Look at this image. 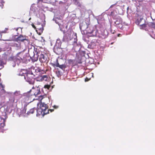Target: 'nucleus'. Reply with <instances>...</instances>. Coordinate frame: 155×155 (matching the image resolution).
<instances>
[{"mask_svg":"<svg viewBox=\"0 0 155 155\" xmlns=\"http://www.w3.org/2000/svg\"><path fill=\"white\" fill-rule=\"evenodd\" d=\"M77 36L76 33H73L72 35L71 36V34L68 33L65 34L62 39L63 42H68L71 41L73 43L74 45L76 44L77 46L75 47V51L76 52H80V50L81 48L80 45H78L77 44Z\"/></svg>","mask_w":155,"mask_h":155,"instance_id":"f257e3e1","label":"nucleus"},{"mask_svg":"<svg viewBox=\"0 0 155 155\" xmlns=\"http://www.w3.org/2000/svg\"><path fill=\"white\" fill-rule=\"evenodd\" d=\"M30 12L34 13L38 18L43 19L44 14L39 11V8L37 5H32L30 8Z\"/></svg>","mask_w":155,"mask_h":155,"instance_id":"f03ea898","label":"nucleus"},{"mask_svg":"<svg viewBox=\"0 0 155 155\" xmlns=\"http://www.w3.org/2000/svg\"><path fill=\"white\" fill-rule=\"evenodd\" d=\"M97 30V36H95L102 38H105L107 37L108 33L107 30L102 28H98Z\"/></svg>","mask_w":155,"mask_h":155,"instance_id":"7ed1b4c3","label":"nucleus"},{"mask_svg":"<svg viewBox=\"0 0 155 155\" xmlns=\"http://www.w3.org/2000/svg\"><path fill=\"white\" fill-rule=\"evenodd\" d=\"M97 29H96L95 27L94 28L89 24L85 31V34H91L92 35H91V36H97Z\"/></svg>","mask_w":155,"mask_h":155,"instance_id":"20e7f679","label":"nucleus"},{"mask_svg":"<svg viewBox=\"0 0 155 155\" xmlns=\"http://www.w3.org/2000/svg\"><path fill=\"white\" fill-rule=\"evenodd\" d=\"M136 24L137 25L140 26V28L142 29L146 27V25L145 24V20L143 19L142 16H138L136 19Z\"/></svg>","mask_w":155,"mask_h":155,"instance_id":"39448f33","label":"nucleus"},{"mask_svg":"<svg viewBox=\"0 0 155 155\" xmlns=\"http://www.w3.org/2000/svg\"><path fill=\"white\" fill-rule=\"evenodd\" d=\"M89 24V21H85L80 24V28L83 35H85V31Z\"/></svg>","mask_w":155,"mask_h":155,"instance_id":"423d86ee","label":"nucleus"},{"mask_svg":"<svg viewBox=\"0 0 155 155\" xmlns=\"http://www.w3.org/2000/svg\"><path fill=\"white\" fill-rule=\"evenodd\" d=\"M51 87V86L49 85H45L44 87L43 88H41V92H43L44 94V95H41L38 96V98H36L35 99H34V100H38L39 101H41V100L44 98L45 96H46V94L48 93V91H46V89H50V88Z\"/></svg>","mask_w":155,"mask_h":155,"instance_id":"0eeeda50","label":"nucleus"},{"mask_svg":"<svg viewBox=\"0 0 155 155\" xmlns=\"http://www.w3.org/2000/svg\"><path fill=\"white\" fill-rule=\"evenodd\" d=\"M41 87V86H39L38 87L36 86L35 87H32V89L31 90L28 92H30L32 91L33 93L31 95H34L36 97L37 95H38L41 93L40 91Z\"/></svg>","mask_w":155,"mask_h":155,"instance_id":"6e6552de","label":"nucleus"},{"mask_svg":"<svg viewBox=\"0 0 155 155\" xmlns=\"http://www.w3.org/2000/svg\"><path fill=\"white\" fill-rule=\"evenodd\" d=\"M26 110V109L25 107H24L21 110L20 109L15 108L14 110H13L12 108H11L10 113L12 112L13 111L14 113L15 111H17V113L18 114L19 117H21V116H22L23 115L24 116V115L23 114L25 113Z\"/></svg>","mask_w":155,"mask_h":155,"instance_id":"1a4fd4ad","label":"nucleus"},{"mask_svg":"<svg viewBox=\"0 0 155 155\" xmlns=\"http://www.w3.org/2000/svg\"><path fill=\"white\" fill-rule=\"evenodd\" d=\"M22 51H21L18 53L16 54V58L14 59V62H15L18 66L21 63H22L23 62L22 58L21 56H19V55L22 54Z\"/></svg>","mask_w":155,"mask_h":155,"instance_id":"9d476101","label":"nucleus"},{"mask_svg":"<svg viewBox=\"0 0 155 155\" xmlns=\"http://www.w3.org/2000/svg\"><path fill=\"white\" fill-rule=\"evenodd\" d=\"M99 40L96 39H94L92 40L91 41L88 45V48L91 49H94L98 46L99 43L98 42Z\"/></svg>","mask_w":155,"mask_h":155,"instance_id":"9b49d317","label":"nucleus"},{"mask_svg":"<svg viewBox=\"0 0 155 155\" xmlns=\"http://www.w3.org/2000/svg\"><path fill=\"white\" fill-rule=\"evenodd\" d=\"M24 78L30 84H33L35 83V78L32 76H29L28 75L27 76H24Z\"/></svg>","mask_w":155,"mask_h":155,"instance_id":"f8f14e48","label":"nucleus"},{"mask_svg":"<svg viewBox=\"0 0 155 155\" xmlns=\"http://www.w3.org/2000/svg\"><path fill=\"white\" fill-rule=\"evenodd\" d=\"M33 55L32 57L30 56V58L31 59L32 61H36L38 59V57L40 56V52H38L37 51L33 52Z\"/></svg>","mask_w":155,"mask_h":155,"instance_id":"ddd939ff","label":"nucleus"},{"mask_svg":"<svg viewBox=\"0 0 155 155\" xmlns=\"http://www.w3.org/2000/svg\"><path fill=\"white\" fill-rule=\"evenodd\" d=\"M47 59V56L46 54H42L41 52L39 58V60L41 62H46Z\"/></svg>","mask_w":155,"mask_h":155,"instance_id":"4468645a","label":"nucleus"},{"mask_svg":"<svg viewBox=\"0 0 155 155\" xmlns=\"http://www.w3.org/2000/svg\"><path fill=\"white\" fill-rule=\"evenodd\" d=\"M54 51L56 54L59 55L61 53L62 49L61 47H58L57 46H55L54 48Z\"/></svg>","mask_w":155,"mask_h":155,"instance_id":"2eb2a0df","label":"nucleus"},{"mask_svg":"<svg viewBox=\"0 0 155 155\" xmlns=\"http://www.w3.org/2000/svg\"><path fill=\"white\" fill-rule=\"evenodd\" d=\"M114 25L116 26L117 25L122 23V20L121 18L120 17H117L115 19H114Z\"/></svg>","mask_w":155,"mask_h":155,"instance_id":"dca6fc26","label":"nucleus"},{"mask_svg":"<svg viewBox=\"0 0 155 155\" xmlns=\"http://www.w3.org/2000/svg\"><path fill=\"white\" fill-rule=\"evenodd\" d=\"M7 55L5 53L2 56L0 55V66H2L4 63L3 61L4 59H5L7 58Z\"/></svg>","mask_w":155,"mask_h":155,"instance_id":"f3484780","label":"nucleus"},{"mask_svg":"<svg viewBox=\"0 0 155 155\" xmlns=\"http://www.w3.org/2000/svg\"><path fill=\"white\" fill-rule=\"evenodd\" d=\"M16 39L18 41H24L25 40H27L25 36H24L22 35H20L17 37Z\"/></svg>","mask_w":155,"mask_h":155,"instance_id":"a211bd4d","label":"nucleus"},{"mask_svg":"<svg viewBox=\"0 0 155 155\" xmlns=\"http://www.w3.org/2000/svg\"><path fill=\"white\" fill-rule=\"evenodd\" d=\"M45 109H43V108H41L40 107L38 108L37 109H36V110H37V112L36 116L38 117L44 111H45Z\"/></svg>","mask_w":155,"mask_h":155,"instance_id":"6ab92c4d","label":"nucleus"},{"mask_svg":"<svg viewBox=\"0 0 155 155\" xmlns=\"http://www.w3.org/2000/svg\"><path fill=\"white\" fill-rule=\"evenodd\" d=\"M39 107L41 108H43V109H45V110L48 109V105L46 104H45L44 103L41 102L40 104Z\"/></svg>","mask_w":155,"mask_h":155,"instance_id":"aec40b11","label":"nucleus"},{"mask_svg":"<svg viewBox=\"0 0 155 155\" xmlns=\"http://www.w3.org/2000/svg\"><path fill=\"white\" fill-rule=\"evenodd\" d=\"M110 16H112L114 19L119 16L117 15V12L115 11H112L110 12Z\"/></svg>","mask_w":155,"mask_h":155,"instance_id":"412c9836","label":"nucleus"},{"mask_svg":"<svg viewBox=\"0 0 155 155\" xmlns=\"http://www.w3.org/2000/svg\"><path fill=\"white\" fill-rule=\"evenodd\" d=\"M61 42L59 38H58L56 41L55 46L58 47H61Z\"/></svg>","mask_w":155,"mask_h":155,"instance_id":"4be33fe9","label":"nucleus"},{"mask_svg":"<svg viewBox=\"0 0 155 155\" xmlns=\"http://www.w3.org/2000/svg\"><path fill=\"white\" fill-rule=\"evenodd\" d=\"M25 74H26V76H27V75H28L29 76H30L31 75H33L34 77H35V75L33 74L32 72V71H28L26 72L25 73Z\"/></svg>","mask_w":155,"mask_h":155,"instance_id":"5701e85b","label":"nucleus"},{"mask_svg":"<svg viewBox=\"0 0 155 155\" xmlns=\"http://www.w3.org/2000/svg\"><path fill=\"white\" fill-rule=\"evenodd\" d=\"M2 120V121L0 123V126L1 127H3L5 125V120L4 119H3Z\"/></svg>","mask_w":155,"mask_h":155,"instance_id":"b1692460","label":"nucleus"},{"mask_svg":"<svg viewBox=\"0 0 155 155\" xmlns=\"http://www.w3.org/2000/svg\"><path fill=\"white\" fill-rule=\"evenodd\" d=\"M83 40L85 42L87 43V44H88V42H89V38L87 37H85L83 36L82 37Z\"/></svg>","mask_w":155,"mask_h":155,"instance_id":"393cba45","label":"nucleus"},{"mask_svg":"<svg viewBox=\"0 0 155 155\" xmlns=\"http://www.w3.org/2000/svg\"><path fill=\"white\" fill-rule=\"evenodd\" d=\"M9 93L11 94H12V95H13L14 96L15 95L18 96L20 94V92L19 91H16L14 93L10 92H9Z\"/></svg>","mask_w":155,"mask_h":155,"instance_id":"a878e982","label":"nucleus"},{"mask_svg":"<svg viewBox=\"0 0 155 155\" xmlns=\"http://www.w3.org/2000/svg\"><path fill=\"white\" fill-rule=\"evenodd\" d=\"M36 110L35 108H34L32 109H31L29 111H28L27 112V114L28 115H29L30 114H33L35 110Z\"/></svg>","mask_w":155,"mask_h":155,"instance_id":"bb28decb","label":"nucleus"},{"mask_svg":"<svg viewBox=\"0 0 155 155\" xmlns=\"http://www.w3.org/2000/svg\"><path fill=\"white\" fill-rule=\"evenodd\" d=\"M44 15L43 16V19H41L40 18H39V19L40 20H38V21L37 22V24L38 25H41V26H42V23H41V22L43 21V20L44 19Z\"/></svg>","mask_w":155,"mask_h":155,"instance_id":"cd10ccee","label":"nucleus"},{"mask_svg":"<svg viewBox=\"0 0 155 155\" xmlns=\"http://www.w3.org/2000/svg\"><path fill=\"white\" fill-rule=\"evenodd\" d=\"M148 25L151 28H155V23L150 22L148 24Z\"/></svg>","mask_w":155,"mask_h":155,"instance_id":"c85d7f7f","label":"nucleus"},{"mask_svg":"<svg viewBox=\"0 0 155 155\" xmlns=\"http://www.w3.org/2000/svg\"><path fill=\"white\" fill-rule=\"evenodd\" d=\"M47 78L48 77L47 75H43L41 76V78L40 79V80L41 81H42L43 80L46 81L47 80Z\"/></svg>","mask_w":155,"mask_h":155,"instance_id":"c756f323","label":"nucleus"},{"mask_svg":"<svg viewBox=\"0 0 155 155\" xmlns=\"http://www.w3.org/2000/svg\"><path fill=\"white\" fill-rule=\"evenodd\" d=\"M53 20H54V21H55V22L56 23L58 24V25L59 26H60V25H61V24L60 23L61 22H60V21L58 20L56 18H54L53 19Z\"/></svg>","mask_w":155,"mask_h":155,"instance_id":"7c9ffc66","label":"nucleus"},{"mask_svg":"<svg viewBox=\"0 0 155 155\" xmlns=\"http://www.w3.org/2000/svg\"><path fill=\"white\" fill-rule=\"evenodd\" d=\"M14 46L17 48L16 49L17 50L21 48L20 45V44L15 43L14 44Z\"/></svg>","mask_w":155,"mask_h":155,"instance_id":"2f4dec72","label":"nucleus"},{"mask_svg":"<svg viewBox=\"0 0 155 155\" xmlns=\"http://www.w3.org/2000/svg\"><path fill=\"white\" fill-rule=\"evenodd\" d=\"M11 102H15V97L12 95V97H11L9 99Z\"/></svg>","mask_w":155,"mask_h":155,"instance_id":"473e14b6","label":"nucleus"},{"mask_svg":"<svg viewBox=\"0 0 155 155\" xmlns=\"http://www.w3.org/2000/svg\"><path fill=\"white\" fill-rule=\"evenodd\" d=\"M49 110H48L47 112H46V110H45V111H44L43 113L42 114V116L43 117L45 115L49 113Z\"/></svg>","mask_w":155,"mask_h":155,"instance_id":"72a5a7b5","label":"nucleus"},{"mask_svg":"<svg viewBox=\"0 0 155 155\" xmlns=\"http://www.w3.org/2000/svg\"><path fill=\"white\" fill-rule=\"evenodd\" d=\"M58 67L62 69H64L66 67H65V65L61 64V65H60L59 66V67Z\"/></svg>","mask_w":155,"mask_h":155,"instance_id":"f704fd0d","label":"nucleus"},{"mask_svg":"<svg viewBox=\"0 0 155 155\" xmlns=\"http://www.w3.org/2000/svg\"><path fill=\"white\" fill-rule=\"evenodd\" d=\"M116 27L117 28H120V29H122V28L123 27V25L122 24V23H121L120 24L117 25V26H116Z\"/></svg>","mask_w":155,"mask_h":155,"instance_id":"c9c22d12","label":"nucleus"},{"mask_svg":"<svg viewBox=\"0 0 155 155\" xmlns=\"http://www.w3.org/2000/svg\"><path fill=\"white\" fill-rule=\"evenodd\" d=\"M56 62L55 63V64H54V66H56V67H59L60 64H59V63H58V60L57 59L56 60Z\"/></svg>","mask_w":155,"mask_h":155,"instance_id":"e433bc0d","label":"nucleus"},{"mask_svg":"<svg viewBox=\"0 0 155 155\" xmlns=\"http://www.w3.org/2000/svg\"><path fill=\"white\" fill-rule=\"evenodd\" d=\"M74 3L75 4L77 5L78 6H81V4L78 1H77V2H75Z\"/></svg>","mask_w":155,"mask_h":155,"instance_id":"4c0bfd02","label":"nucleus"},{"mask_svg":"<svg viewBox=\"0 0 155 155\" xmlns=\"http://www.w3.org/2000/svg\"><path fill=\"white\" fill-rule=\"evenodd\" d=\"M16 64L15 63V62H14V61H12L11 64L12 65V67H15V66L16 65Z\"/></svg>","mask_w":155,"mask_h":155,"instance_id":"58836bf2","label":"nucleus"},{"mask_svg":"<svg viewBox=\"0 0 155 155\" xmlns=\"http://www.w3.org/2000/svg\"><path fill=\"white\" fill-rule=\"evenodd\" d=\"M8 30V28H5V30L4 31H2L0 32L1 33H6L7 32V31Z\"/></svg>","mask_w":155,"mask_h":155,"instance_id":"ea45409f","label":"nucleus"},{"mask_svg":"<svg viewBox=\"0 0 155 155\" xmlns=\"http://www.w3.org/2000/svg\"><path fill=\"white\" fill-rule=\"evenodd\" d=\"M56 18L58 20L60 21V22H61V17H57L55 18Z\"/></svg>","mask_w":155,"mask_h":155,"instance_id":"a19ab883","label":"nucleus"},{"mask_svg":"<svg viewBox=\"0 0 155 155\" xmlns=\"http://www.w3.org/2000/svg\"><path fill=\"white\" fill-rule=\"evenodd\" d=\"M41 71V69L40 68H38L37 69H36L35 70V72H40Z\"/></svg>","mask_w":155,"mask_h":155,"instance_id":"79ce46f5","label":"nucleus"},{"mask_svg":"<svg viewBox=\"0 0 155 155\" xmlns=\"http://www.w3.org/2000/svg\"><path fill=\"white\" fill-rule=\"evenodd\" d=\"M90 79V78H86L85 80V81L87 82Z\"/></svg>","mask_w":155,"mask_h":155,"instance_id":"37998d69","label":"nucleus"},{"mask_svg":"<svg viewBox=\"0 0 155 155\" xmlns=\"http://www.w3.org/2000/svg\"><path fill=\"white\" fill-rule=\"evenodd\" d=\"M110 32L112 34H114V33H115V31L114 30H112V29H110Z\"/></svg>","mask_w":155,"mask_h":155,"instance_id":"c03bdc74","label":"nucleus"},{"mask_svg":"<svg viewBox=\"0 0 155 155\" xmlns=\"http://www.w3.org/2000/svg\"><path fill=\"white\" fill-rule=\"evenodd\" d=\"M57 74L58 75V76L59 77V76L58 75L60 76V71H58V72H57Z\"/></svg>","mask_w":155,"mask_h":155,"instance_id":"a18cd8bd","label":"nucleus"},{"mask_svg":"<svg viewBox=\"0 0 155 155\" xmlns=\"http://www.w3.org/2000/svg\"><path fill=\"white\" fill-rule=\"evenodd\" d=\"M39 29V30L40 31H42L43 30V28L42 27L40 28Z\"/></svg>","mask_w":155,"mask_h":155,"instance_id":"49530a36","label":"nucleus"},{"mask_svg":"<svg viewBox=\"0 0 155 155\" xmlns=\"http://www.w3.org/2000/svg\"><path fill=\"white\" fill-rule=\"evenodd\" d=\"M45 0H38V2H45L44 1Z\"/></svg>","mask_w":155,"mask_h":155,"instance_id":"de8ad7c7","label":"nucleus"},{"mask_svg":"<svg viewBox=\"0 0 155 155\" xmlns=\"http://www.w3.org/2000/svg\"><path fill=\"white\" fill-rule=\"evenodd\" d=\"M36 31H37V33L39 35H41V33L42 32V31H40L38 33L37 30H36Z\"/></svg>","mask_w":155,"mask_h":155,"instance_id":"09e8293b","label":"nucleus"},{"mask_svg":"<svg viewBox=\"0 0 155 155\" xmlns=\"http://www.w3.org/2000/svg\"><path fill=\"white\" fill-rule=\"evenodd\" d=\"M53 107L55 109H57L58 107V106L56 105H54Z\"/></svg>","mask_w":155,"mask_h":155,"instance_id":"8fccbe9b","label":"nucleus"},{"mask_svg":"<svg viewBox=\"0 0 155 155\" xmlns=\"http://www.w3.org/2000/svg\"><path fill=\"white\" fill-rule=\"evenodd\" d=\"M53 87L52 86L50 88V89H47L48 90H49L50 91H51L53 88Z\"/></svg>","mask_w":155,"mask_h":155,"instance_id":"3c124183","label":"nucleus"},{"mask_svg":"<svg viewBox=\"0 0 155 155\" xmlns=\"http://www.w3.org/2000/svg\"><path fill=\"white\" fill-rule=\"evenodd\" d=\"M24 73H22L21 74V73H20L19 74H18V75H21V76H22L23 75V74H24Z\"/></svg>","mask_w":155,"mask_h":155,"instance_id":"603ef678","label":"nucleus"},{"mask_svg":"<svg viewBox=\"0 0 155 155\" xmlns=\"http://www.w3.org/2000/svg\"><path fill=\"white\" fill-rule=\"evenodd\" d=\"M32 27H33V28H35H35H36V27H35V25H34L33 24H32Z\"/></svg>","mask_w":155,"mask_h":155,"instance_id":"864d4df0","label":"nucleus"},{"mask_svg":"<svg viewBox=\"0 0 155 155\" xmlns=\"http://www.w3.org/2000/svg\"><path fill=\"white\" fill-rule=\"evenodd\" d=\"M49 110H50L51 111V112H52L54 111V109H50Z\"/></svg>","mask_w":155,"mask_h":155,"instance_id":"5fc2aeb1","label":"nucleus"},{"mask_svg":"<svg viewBox=\"0 0 155 155\" xmlns=\"http://www.w3.org/2000/svg\"><path fill=\"white\" fill-rule=\"evenodd\" d=\"M1 86H2V87L3 89L2 90L4 91V90L3 89V86L2 84H1Z\"/></svg>","mask_w":155,"mask_h":155,"instance_id":"6e6d98bb","label":"nucleus"},{"mask_svg":"<svg viewBox=\"0 0 155 155\" xmlns=\"http://www.w3.org/2000/svg\"><path fill=\"white\" fill-rule=\"evenodd\" d=\"M19 29L21 30L20 28H18L16 29V31H18V30Z\"/></svg>","mask_w":155,"mask_h":155,"instance_id":"4d7b16f0","label":"nucleus"},{"mask_svg":"<svg viewBox=\"0 0 155 155\" xmlns=\"http://www.w3.org/2000/svg\"><path fill=\"white\" fill-rule=\"evenodd\" d=\"M91 75L92 77H93V73H91Z\"/></svg>","mask_w":155,"mask_h":155,"instance_id":"13d9d810","label":"nucleus"},{"mask_svg":"<svg viewBox=\"0 0 155 155\" xmlns=\"http://www.w3.org/2000/svg\"><path fill=\"white\" fill-rule=\"evenodd\" d=\"M128 9H129V7H128L127 8V13H128Z\"/></svg>","mask_w":155,"mask_h":155,"instance_id":"bf43d9fd","label":"nucleus"},{"mask_svg":"<svg viewBox=\"0 0 155 155\" xmlns=\"http://www.w3.org/2000/svg\"><path fill=\"white\" fill-rule=\"evenodd\" d=\"M73 0V1H74V2H75V1L77 2V1H78V0Z\"/></svg>","mask_w":155,"mask_h":155,"instance_id":"052dcab7","label":"nucleus"},{"mask_svg":"<svg viewBox=\"0 0 155 155\" xmlns=\"http://www.w3.org/2000/svg\"><path fill=\"white\" fill-rule=\"evenodd\" d=\"M2 51V48H0V52H1Z\"/></svg>","mask_w":155,"mask_h":155,"instance_id":"680f3d73","label":"nucleus"},{"mask_svg":"<svg viewBox=\"0 0 155 155\" xmlns=\"http://www.w3.org/2000/svg\"><path fill=\"white\" fill-rule=\"evenodd\" d=\"M31 19V18H29V20H30Z\"/></svg>","mask_w":155,"mask_h":155,"instance_id":"e2e57ef3","label":"nucleus"},{"mask_svg":"<svg viewBox=\"0 0 155 155\" xmlns=\"http://www.w3.org/2000/svg\"><path fill=\"white\" fill-rule=\"evenodd\" d=\"M60 30L62 31H63L62 30V29H60Z\"/></svg>","mask_w":155,"mask_h":155,"instance_id":"0e129e2a","label":"nucleus"},{"mask_svg":"<svg viewBox=\"0 0 155 155\" xmlns=\"http://www.w3.org/2000/svg\"><path fill=\"white\" fill-rule=\"evenodd\" d=\"M113 43H113H111V44H112Z\"/></svg>","mask_w":155,"mask_h":155,"instance_id":"69168bd1","label":"nucleus"}]
</instances>
